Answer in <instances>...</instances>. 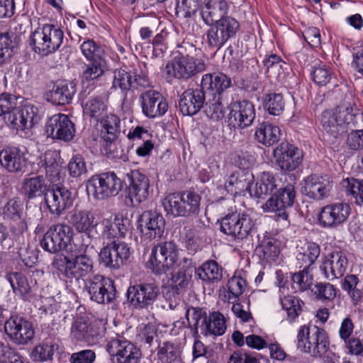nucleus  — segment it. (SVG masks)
I'll use <instances>...</instances> for the list:
<instances>
[{"instance_id":"obj_52","label":"nucleus","mask_w":363,"mask_h":363,"mask_svg":"<svg viewBox=\"0 0 363 363\" xmlns=\"http://www.w3.org/2000/svg\"><path fill=\"white\" fill-rule=\"evenodd\" d=\"M359 278L354 274L347 275L342 284V289L346 291L354 305L363 302V289L357 288Z\"/></svg>"},{"instance_id":"obj_23","label":"nucleus","mask_w":363,"mask_h":363,"mask_svg":"<svg viewBox=\"0 0 363 363\" xmlns=\"http://www.w3.org/2000/svg\"><path fill=\"white\" fill-rule=\"evenodd\" d=\"M351 208L348 203L337 202L323 206L318 219L323 228H337L344 223L350 214Z\"/></svg>"},{"instance_id":"obj_36","label":"nucleus","mask_w":363,"mask_h":363,"mask_svg":"<svg viewBox=\"0 0 363 363\" xmlns=\"http://www.w3.org/2000/svg\"><path fill=\"white\" fill-rule=\"evenodd\" d=\"M101 236L108 240L125 238L130 225V220L122 214L111 215L101 221Z\"/></svg>"},{"instance_id":"obj_50","label":"nucleus","mask_w":363,"mask_h":363,"mask_svg":"<svg viewBox=\"0 0 363 363\" xmlns=\"http://www.w3.org/2000/svg\"><path fill=\"white\" fill-rule=\"evenodd\" d=\"M0 214L4 220L21 218L24 216L23 201L17 196L10 199L1 208Z\"/></svg>"},{"instance_id":"obj_27","label":"nucleus","mask_w":363,"mask_h":363,"mask_svg":"<svg viewBox=\"0 0 363 363\" xmlns=\"http://www.w3.org/2000/svg\"><path fill=\"white\" fill-rule=\"evenodd\" d=\"M143 113L148 118L163 116L168 110V104L162 94L154 89L143 92L140 96Z\"/></svg>"},{"instance_id":"obj_5","label":"nucleus","mask_w":363,"mask_h":363,"mask_svg":"<svg viewBox=\"0 0 363 363\" xmlns=\"http://www.w3.org/2000/svg\"><path fill=\"white\" fill-rule=\"evenodd\" d=\"M186 317L194 337L199 336V328L201 333L204 336H220L226 330L225 317L218 311H213L207 315L205 308L189 307L186 310Z\"/></svg>"},{"instance_id":"obj_12","label":"nucleus","mask_w":363,"mask_h":363,"mask_svg":"<svg viewBox=\"0 0 363 363\" xmlns=\"http://www.w3.org/2000/svg\"><path fill=\"white\" fill-rule=\"evenodd\" d=\"M206 31V43L210 49L218 50L232 38H235L240 29L239 21L235 18H221L212 24Z\"/></svg>"},{"instance_id":"obj_19","label":"nucleus","mask_w":363,"mask_h":363,"mask_svg":"<svg viewBox=\"0 0 363 363\" xmlns=\"http://www.w3.org/2000/svg\"><path fill=\"white\" fill-rule=\"evenodd\" d=\"M130 255V247L127 243L113 240L101 248L99 252V262L111 269H118L126 264Z\"/></svg>"},{"instance_id":"obj_42","label":"nucleus","mask_w":363,"mask_h":363,"mask_svg":"<svg viewBox=\"0 0 363 363\" xmlns=\"http://www.w3.org/2000/svg\"><path fill=\"white\" fill-rule=\"evenodd\" d=\"M296 260L301 267L312 269L320 255V247L314 242H306L302 246H297Z\"/></svg>"},{"instance_id":"obj_47","label":"nucleus","mask_w":363,"mask_h":363,"mask_svg":"<svg viewBox=\"0 0 363 363\" xmlns=\"http://www.w3.org/2000/svg\"><path fill=\"white\" fill-rule=\"evenodd\" d=\"M252 178V174H250L248 172H235L225 182V187L228 191H234L235 193L250 191Z\"/></svg>"},{"instance_id":"obj_54","label":"nucleus","mask_w":363,"mask_h":363,"mask_svg":"<svg viewBox=\"0 0 363 363\" xmlns=\"http://www.w3.org/2000/svg\"><path fill=\"white\" fill-rule=\"evenodd\" d=\"M57 154L52 151L46 152L44 156L45 174L52 182H58L60 179L62 166L57 161Z\"/></svg>"},{"instance_id":"obj_2","label":"nucleus","mask_w":363,"mask_h":363,"mask_svg":"<svg viewBox=\"0 0 363 363\" xmlns=\"http://www.w3.org/2000/svg\"><path fill=\"white\" fill-rule=\"evenodd\" d=\"M233 85L231 78L222 72L207 73L202 76L201 86L206 91L205 113L213 121H219L225 116V94Z\"/></svg>"},{"instance_id":"obj_31","label":"nucleus","mask_w":363,"mask_h":363,"mask_svg":"<svg viewBox=\"0 0 363 363\" xmlns=\"http://www.w3.org/2000/svg\"><path fill=\"white\" fill-rule=\"evenodd\" d=\"M45 201L52 214L60 216L73 204L72 192L63 186L55 185L48 189Z\"/></svg>"},{"instance_id":"obj_18","label":"nucleus","mask_w":363,"mask_h":363,"mask_svg":"<svg viewBox=\"0 0 363 363\" xmlns=\"http://www.w3.org/2000/svg\"><path fill=\"white\" fill-rule=\"evenodd\" d=\"M85 288L91 301L99 304H109L116 298L114 281L101 274H95L85 282Z\"/></svg>"},{"instance_id":"obj_43","label":"nucleus","mask_w":363,"mask_h":363,"mask_svg":"<svg viewBox=\"0 0 363 363\" xmlns=\"http://www.w3.org/2000/svg\"><path fill=\"white\" fill-rule=\"evenodd\" d=\"M223 267L215 260H207L197 268L196 274L207 283H217L223 278Z\"/></svg>"},{"instance_id":"obj_29","label":"nucleus","mask_w":363,"mask_h":363,"mask_svg":"<svg viewBox=\"0 0 363 363\" xmlns=\"http://www.w3.org/2000/svg\"><path fill=\"white\" fill-rule=\"evenodd\" d=\"M164 218L156 211L143 212L138 220V228H140L142 237L150 240L160 238L164 233Z\"/></svg>"},{"instance_id":"obj_46","label":"nucleus","mask_w":363,"mask_h":363,"mask_svg":"<svg viewBox=\"0 0 363 363\" xmlns=\"http://www.w3.org/2000/svg\"><path fill=\"white\" fill-rule=\"evenodd\" d=\"M311 291L315 300L328 305L333 303L339 290L335 285L329 282L319 281L314 284Z\"/></svg>"},{"instance_id":"obj_58","label":"nucleus","mask_w":363,"mask_h":363,"mask_svg":"<svg viewBox=\"0 0 363 363\" xmlns=\"http://www.w3.org/2000/svg\"><path fill=\"white\" fill-rule=\"evenodd\" d=\"M303 269L292 274L291 280L294 288L299 291H305L311 289L313 285V275L311 274L312 269L302 267Z\"/></svg>"},{"instance_id":"obj_44","label":"nucleus","mask_w":363,"mask_h":363,"mask_svg":"<svg viewBox=\"0 0 363 363\" xmlns=\"http://www.w3.org/2000/svg\"><path fill=\"white\" fill-rule=\"evenodd\" d=\"M255 136L259 143L269 147L279 142L281 130L279 126L264 122L257 128Z\"/></svg>"},{"instance_id":"obj_13","label":"nucleus","mask_w":363,"mask_h":363,"mask_svg":"<svg viewBox=\"0 0 363 363\" xmlns=\"http://www.w3.org/2000/svg\"><path fill=\"white\" fill-rule=\"evenodd\" d=\"M73 229L65 223L52 225L40 241L42 248L50 253H57L62 250H74L71 244L73 238Z\"/></svg>"},{"instance_id":"obj_28","label":"nucleus","mask_w":363,"mask_h":363,"mask_svg":"<svg viewBox=\"0 0 363 363\" xmlns=\"http://www.w3.org/2000/svg\"><path fill=\"white\" fill-rule=\"evenodd\" d=\"M303 192L315 200H323L329 196L333 187V179L328 174H311L303 180Z\"/></svg>"},{"instance_id":"obj_16","label":"nucleus","mask_w":363,"mask_h":363,"mask_svg":"<svg viewBox=\"0 0 363 363\" xmlns=\"http://www.w3.org/2000/svg\"><path fill=\"white\" fill-rule=\"evenodd\" d=\"M296 196L295 188L291 184H287L280 188L262 206L263 211L267 213H274L277 220H286L289 218L288 209L294 203Z\"/></svg>"},{"instance_id":"obj_4","label":"nucleus","mask_w":363,"mask_h":363,"mask_svg":"<svg viewBox=\"0 0 363 363\" xmlns=\"http://www.w3.org/2000/svg\"><path fill=\"white\" fill-rule=\"evenodd\" d=\"M358 111L352 96H345L344 100L333 111H325L323 113V127L328 134L337 138L346 133L350 125H354Z\"/></svg>"},{"instance_id":"obj_6","label":"nucleus","mask_w":363,"mask_h":363,"mask_svg":"<svg viewBox=\"0 0 363 363\" xmlns=\"http://www.w3.org/2000/svg\"><path fill=\"white\" fill-rule=\"evenodd\" d=\"M201 201L197 192L184 190L169 194L162 203L167 213L174 217H190L199 214Z\"/></svg>"},{"instance_id":"obj_17","label":"nucleus","mask_w":363,"mask_h":363,"mask_svg":"<svg viewBox=\"0 0 363 363\" xmlns=\"http://www.w3.org/2000/svg\"><path fill=\"white\" fill-rule=\"evenodd\" d=\"M160 294V287L155 283L136 284L128 288L127 301L135 309H147L157 301Z\"/></svg>"},{"instance_id":"obj_49","label":"nucleus","mask_w":363,"mask_h":363,"mask_svg":"<svg viewBox=\"0 0 363 363\" xmlns=\"http://www.w3.org/2000/svg\"><path fill=\"white\" fill-rule=\"evenodd\" d=\"M277 179L270 172H263L256 183L254 194L257 198H265L277 189Z\"/></svg>"},{"instance_id":"obj_22","label":"nucleus","mask_w":363,"mask_h":363,"mask_svg":"<svg viewBox=\"0 0 363 363\" xmlns=\"http://www.w3.org/2000/svg\"><path fill=\"white\" fill-rule=\"evenodd\" d=\"M228 125L234 129H244L252 125L255 118L254 104L248 100H237L228 106Z\"/></svg>"},{"instance_id":"obj_55","label":"nucleus","mask_w":363,"mask_h":363,"mask_svg":"<svg viewBox=\"0 0 363 363\" xmlns=\"http://www.w3.org/2000/svg\"><path fill=\"white\" fill-rule=\"evenodd\" d=\"M83 55L88 61H99L106 60V52L102 46L93 40L84 41L80 45Z\"/></svg>"},{"instance_id":"obj_25","label":"nucleus","mask_w":363,"mask_h":363,"mask_svg":"<svg viewBox=\"0 0 363 363\" xmlns=\"http://www.w3.org/2000/svg\"><path fill=\"white\" fill-rule=\"evenodd\" d=\"M6 334L15 343L26 345L34 337V329L30 322L18 315H11L4 324Z\"/></svg>"},{"instance_id":"obj_60","label":"nucleus","mask_w":363,"mask_h":363,"mask_svg":"<svg viewBox=\"0 0 363 363\" xmlns=\"http://www.w3.org/2000/svg\"><path fill=\"white\" fill-rule=\"evenodd\" d=\"M106 60L89 61L82 73V81L89 82L104 75L106 68Z\"/></svg>"},{"instance_id":"obj_53","label":"nucleus","mask_w":363,"mask_h":363,"mask_svg":"<svg viewBox=\"0 0 363 363\" xmlns=\"http://www.w3.org/2000/svg\"><path fill=\"white\" fill-rule=\"evenodd\" d=\"M57 349L58 345L53 342H42L33 348L30 357L34 362L51 361Z\"/></svg>"},{"instance_id":"obj_62","label":"nucleus","mask_w":363,"mask_h":363,"mask_svg":"<svg viewBox=\"0 0 363 363\" xmlns=\"http://www.w3.org/2000/svg\"><path fill=\"white\" fill-rule=\"evenodd\" d=\"M347 194L352 195L358 205L363 203V179L359 180L354 178H347L342 182Z\"/></svg>"},{"instance_id":"obj_35","label":"nucleus","mask_w":363,"mask_h":363,"mask_svg":"<svg viewBox=\"0 0 363 363\" xmlns=\"http://www.w3.org/2000/svg\"><path fill=\"white\" fill-rule=\"evenodd\" d=\"M206 91L201 89L185 90L179 100V108L184 116H194L203 107L206 101Z\"/></svg>"},{"instance_id":"obj_1","label":"nucleus","mask_w":363,"mask_h":363,"mask_svg":"<svg viewBox=\"0 0 363 363\" xmlns=\"http://www.w3.org/2000/svg\"><path fill=\"white\" fill-rule=\"evenodd\" d=\"M88 247L74 244V250H67L69 256L61 255L55 257L52 267L67 281L87 280L94 272L93 259L86 254Z\"/></svg>"},{"instance_id":"obj_38","label":"nucleus","mask_w":363,"mask_h":363,"mask_svg":"<svg viewBox=\"0 0 363 363\" xmlns=\"http://www.w3.org/2000/svg\"><path fill=\"white\" fill-rule=\"evenodd\" d=\"M229 0H206L201 15L205 24H212L220 19L233 18L228 16Z\"/></svg>"},{"instance_id":"obj_24","label":"nucleus","mask_w":363,"mask_h":363,"mask_svg":"<svg viewBox=\"0 0 363 363\" xmlns=\"http://www.w3.org/2000/svg\"><path fill=\"white\" fill-rule=\"evenodd\" d=\"M100 143L106 155H111L113 147L121 133V119L113 113H109L102 116L100 120Z\"/></svg>"},{"instance_id":"obj_9","label":"nucleus","mask_w":363,"mask_h":363,"mask_svg":"<svg viewBox=\"0 0 363 363\" xmlns=\"http://www.w3.org/2000/svg\"><path fill=\"white\" fill-rule=\"evenodd\" d=\"M123 188V182L113 172L91 176L86 182L89 194L97 200L117 196Z\"/></svg>"},{"instance_id":"obj_30","label":"nucleus","mask_w":363,"mask_h":363,"mask_svg":"<svg viewBox=\"0 0 363 363\" xmlns=\"http://www.w3.org/2000/svg\"><path fill=\"white\" fill-rule=\"evenodd\" d=\"M128 182V196L132 203H140L146 201L150 194L149 178L138 169L127 173Z\"/></svg>"},{"instance_id":"obj_40","label":"nucleus","mask_w":363,"mask_h":363,"mask_svg":"<svg viewBox=\"0 0 363 363\" xmlns=\"http://www.w3.org/2000/svg\"><path fill=\"white\" fill-rule=\"evenodd\" d=\"M49 189V186L42 175H28L26 177L21 185V192L28 200L44 196Z\"/></svg>"},{"instance_id":"obj_3","label":"nucleus","mask_w":363,"mask_h":363,"mask_svg":"<svg viewBox=\"0 0 363 363\" xmlns=\"http://www.w3.org/2000/svg\"><path fill=\"white\" fill-rule=\"evenodd\" d=\"M330 345L327 332L314 325H303L298 330L296 347L313 357L323 356V363H339L340 357L328 352Z\"/></svg>"},{"instance_id":"obj_59","label":"nucleus","mask_w":363,"mask_h":363,"mask_svg":"<svg viewBox=\"0 0 363 363\" xmlns=\"http://www.w3.org/2000/svg\"><path fill=\"white\" fill-rule=\"evenodd\" d=\"M83 109L84 114L99 120L106 111L107 106L101 97L96 96L89 99L84 104Z\"/></svg>"},{"instance_id":"obj_7","label":"nucleus","mask_w":363,"mask_h":363,"mask_svg":"<svg viewBox=\"0 0 363 363\" xmlns=\"http://www.w3.org/2000/svg\"><path fill=\"white\" fill-rule=\"evenodd\" d=\"M179 249L174 241H164L154 245L147 262V267L155 275L167 274L177 264Z\"/></svg>"},{"instance_id":"obj_56","label":"nucleus","mask_w":363,"mask_h":363,"mask_svg":"<svg viewBox=\"0 0 363 363\" xmlns=\"http://www.w3.org/2000/svg\"><path fill=\"white\" fill-rule=\"evenodd\" d=\"M263 106L270 115L280 116L285 107L283 95L274 92L266 94L264 97Z\"/></svg>"},{"instance_id":"obj_34","label":"nucleus","mask_w":363,"mask_h":363,"mask_svg":"<svg viewBox=\"0 0 363 363\" xmlns=\"http://www.w3.org/2000/svg\"><path fill=\"white\" fill-rule=\"evenodd\" d=\"M27 163L26 152L18 147L9 146L0 151V164L9 172H24Z\"/></svg>"},{"instance_id":"obj_26","label":"nucleus","mask_w":363,"mask_h":363,"mask_svg":"<svg viewBox=\"0 0 363 363\" xmlns=\"http://www.w3.org/2000/svg\"><path fill=\"white\" fill-rule=\"evenodd\" d=\"M45 131L53 139L65 142L71 141L75 133L74 123L68 116L57 113L51 116L45 124Z\"/></svg>"},{"instance_id":"obj_57","label":"nucleus","mask_w":363,"mask_h":363,"mask_svg":"<svg viewBox=\"0 0 363 363\" xmlns=\"http://www.w3.org/2000/svg\"><path fill=\"white\" fill-rule=\"evenodd\" d=\"M247 286L246 281L240 277H233L227 284L228 291L225 298L229 303H235L239 300Z\"/></svg>"},{"instance_id":"obj_37","label":"nucleus","mask_w":363,"mask_h":363,"mask_svg":"<svg viewBox=\"0 0 363 363\" xmlns=\"http://www.w3.org/2000/svg\"><path fill=\"white\" fill-rule=\"evenodd\" d=\"M76 86L67 80H57L45 94L48 101L54 105H66L71 103L76 93Z\"/></svg>"},{"instance_id":"obj_41","label":"nucleus","mask_w":363,"mask_h":363,"mask_svg":"<svg viewBox=\"0 0 363 363\" xmlns=\"http://www.w3.org/2000/svg\"><path fill=\"white\" fill-rule=\"evenodd\" d=\"M178 271L172 274V281L176 284L175 286H171L168 288L167 296L172 294L173 296L179 295V288L187 285L188 280L191 277L194 272H196V266L192 262L191 259L184 257L178 264Z\"/></svg>"},{"instance_id":"obj_63","label":"nucleus","mask_w":363,"mask_h":363,"mask_svg":"<svg viewBox=\"0 0 363 363\" xmlns=\"http://www.w3.org/2000/svg\"><path fill=\"white\" fill-rule=\"evenodd\" d=\"M131 74L124 69H116L113 72V79L112 89H119L124 95V99L127 97V94L130 91Z\"/></svg>"},{"instance_id":"obj_45","label":"nucleus","mask_w":363,"mask_h":363,"mask_svg":"<svg viewBox=\"0 0 363 363\" xmlns=\"http://www.w3.org/2000/svg\"><path fill=\"white\" fill-rule=\"evenodd\" d=\"M6 280L11 284L13 292L21 296L24 300H28L32 291L31 283L21 272H11L6 276Z\"/></svg>"},{"instance_id":"obj_48","label":"nucleus","mask_w":363,"mask_h":363,"mask_svg":"<svg viewBox=\"0 0 363 363\" xmlns=\"http://www.w3.org/2000/svg\"><path fill=\"white\" fill-rule=\"evenodd\" d=\"M180 347L169 341L159 343L157 347V357L160 363H174L181 359Z\"/></svg>"},{"instance_id":"obj_32","label":"nucleus","mask_w":363,"mask_h":363,"mask_svg":"<svg viewBox=\"0 0 363 363\" xmlns=\"http://www.w3.org/2000/svg\"><path fill=\"white\" fill-rule=\"evenodd\" d=\"M104 334V329L82 318H76L71 328V335L75 340L86 342L89 345L99 343L103 338Z\"/></svg>"},{"instance_id":"obj_20","label":"nucleus","mask_w":363,"mask_h":363,"mask_svg":"<svg viewBox=\"0 0 363 363\" xmlns=\"http://www.w3.org/2000/svg\"><path fill=\"white\" fill-rule=\"evenodd\" d=\"M40 119L38 108L33 104L26 103L16 106L4 121L12 129L26 130L31 129Z\"/></svg>"},{"instance_id":"obj_61","label":"nucleus","mask_w":363,"mask_h":363,"mask_svg":"<svg viewBox=\"0 0 363 363\" xmlns=\"http://www.w3.org/2000/svg\"><path fill=\"white\" fill-rule=\"evenodd\" d=\"M311 76L313 82L319 86H325L328 84L333 77V72L330 67L319 62L313 67L311 72Z\"/></svg>"},{"instance_id":"obj_21","label":"nucleus","mask_w":363,"mask_h":363,"mask_svg":"<svg viewBox=\"0 0 363 363\" xmlns=\"http://www.w3.org/2000/svg\"><path fill=\"white\" fill-rule=\"evenodd\" d=\"M276 164L281 171L292 172L297 169L303 162V150L287 141L279 144L273 151Z\"/></svg>"},{"instance_id":"obj_51","label":"nucleus","mask_w":363,"mask_h":363,"mask_svg":"<svg viewBox=\"0 0 363 363\" xmlns=\"http://www.w3.org/2000/svg\"><path fill=\"white\" fill-rule=\"evenodd\" d=\"M280 301L282 308L286 312V320L291 323L294 322L302 312L303 302L291 295L284 296Z\"/></svg>"},{"instance_id":"obj_15","label":"nucleus","mask_w":363,"mask_h":363,"mask_svg":"<svg viewBox=\"0 0 363 363\" xmlns=\"http://www.w3.org/2000/svg\"><path fill=\"white\" fill-rule=\"evenodd\" d=\"M69 222L81 234V245H91L93 240L99 235L96 230L98 223L91 211L74 208L69 213Z\"/></svg>"},{"instance_id":"obj_39","label":"nucleus","mask_w":363,"mask_h":363,"mask_svg":"<svg viewBox=\"0 0 363 363\" xmlns=\"http://www.w3.org/2000/svg\"><path fill=\"white\" fill-rule=\"evenodd\" d=\"M262 264L275 262L281 253V242L275 238L264 235L255 249Z\"/></svg>"},{"instance_id":"obj_8","label":"nucleus","mask_w":363,"mask_h":363,"mask_svg":"<svg viewBox=\"0 0 363 363\" xmlns=\"http://www.w3.org/2000/svg\"><path fill=\"white\" fill-rule=\"evenodd\" d=\"M64 40V32L53 24L38 27L30 36V45L35 52L48 55L57 50Z\"/></svg>"},{"instance_id":"obj_64","label":"nucleus","mask_w":363,"mask_h":363,"mask_svg":"<svg viewBox=\"0 0 363 363\" xmlns=\"http://www.w3.org/2000/svg\"><path fill=\"white\" fill-rule=\"evenodd\" d=\"M0 363H24V361L19 353L0 342Z\"/></svg>"},{"instance_id":"obj_11","label":"nucleus","mask_w":363,"mask_h":363,"mask_svg":"<svg viewBox=\"0 0 363 363\" xmlns=\"http://www.w3.org/2000/svg\"><path fill=\"white\" fill-rule=\"evenodd\" d=\"M106 350L113 363H141L143 359L140 347L118 334L107 342Z\"/></svg>"},{"instance_id":"obj_10","label":"nucleus","mask_w":363,"mask_h":363,"mask_svg":"<svg viewBox=\"0 0 363 363\" xmlns=\"http://www.w3.org/2000/svg\"><path fill=\"white\" fill-rule=\"evenodd\" d=\"M203 60L199 58H173L164 67V77L168 83L174 80L186 82L206 70Z\"/></svg>"},{"instance_id":"obj_33","label":"nucleus","mask_w":363,"mask_h":363,"mask_svg":"<svg viewBox=\"0 0 363 363\" xmlns=\"http://www.w3.org/2000/svg\"><path fill=\"white\" fill-rule=\"evenodd\" d=\"M348 267V259L345 252L334 250L325 258L320 269L328 279L342 277Z\"/></svg>"},{"instance_id":"obj_14","label":"nucleus","mask_w":363,"mask_h":363,"mask_svg":"<svg viewBox=\"0 0 363 363\" xmlns=\"http://www.w3.org/2000/svg\"><path fill=\"white\" fill-rule=\"evenodd\" d=\"M218 222L220 231L234 240H243L255 230V223L252 218L245 213H228Z\"/></svg>"}]
</instances>
